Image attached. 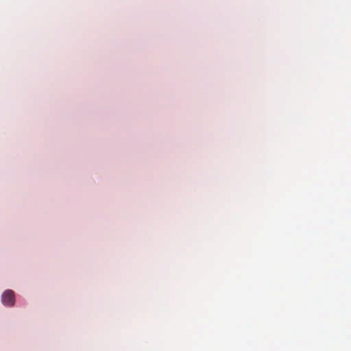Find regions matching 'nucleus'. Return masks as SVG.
Masks as SVG:
<instances>
[{
	"mask_svg": "<svg viewBox=\"0 0 351 351\" xmlns=\"http://www.w3.org/2000/svg\"><path fill=\"white\" fill-rule=\"evenodd\" d=\"M2 303L7 306H13L15 302L14 293L12 290L5 291L1 295Z\"/></svg>",
	"mask_w": 351,
	"mask_h": 351,
	"instance_id": "nucleus-1",
	"label": "nucleus"
}]
</instances>
